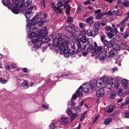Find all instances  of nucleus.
<instances>
[{
    "instance_id": "1",
    "label": "nucleus",
    "mask_w": 129,
    "mask_h": 129,
    "mask_svg": "<svg viewBox=\"0 0 129 129\" xmlns=\"http://www.w3.org/2000/svg\"><path fill=\"white\" fill-rule=\"evenodd\" d=\"M46 27H44L42 28L39 32V35L38 37H36L33 40L35 42L34 45L33 46L32 50L35 51L41 46L42 43V41L41 38L45 37L48 36V33L47 31Z\"/></svg>"
},
{
    "instance_id": "2",
    "label": "nucleus",
    "mask_w": 129,
    "mask_h": 129,
    "mask_svg": "<svg viewBox=\"0 0 129 129\" xmlns=\"http://www.w3.org/2000/svg\"><path fill=\"white\" fill-rule=\"evenodd\" d=\"M41 20V18H39V15H36L33 19L30 20H27L26 21L28 22V24L26 25V31H29L31 30L32 25H36Z\"/></svg>"
},
{
    "instance_id": "3",
    "label": "nucleus",
    "mask_w": 129,
    "mask_h": 129,
    "mask_svg": "<svg viewBox=\"0 0 129 129\" xmlns=\"http://www.w3.org/2000/svg\"><path fill=\"white\" fill-rule=\"evenodd\" d=\"M107 77L105 76L102 79H98L97 81L95 80H93L92 81H91L90 83L91 85L93 86H95L96 85L97 87L99 88H101L103 87L105 84V81L107 80Z\"/></svg>"
},
{
    "instance_id": "4",
    "label": "nucleus",
    "mask_w": 129,
    "mask_h": 129,
    "mask_svg": "<svg viewBox=\"0 0 129 129\" xmlns=\"http://www.w3.org/2000/svg\"><path fill=\"white\" fill-rule=\"evenodd\" d=\"M24 3V0H22L19 8L18 7V4H16L13 8L11 10L12 12L15 14H18L19 13V11L20 10V11L22 10H23V7H25L26 4H25Z\"/></svg>"
},
{
    "instance_id": "5",
    "label": "nucleus",
    "mask_w": 129,
    "mask_h": 129,
    "mask_svg": "<svg viewBox=\"0 0 129 129\" xmlns=\"http://www.w3.org/2000/svg\"><path fill=\"white\" fill-rule=\"evenodd\" d=\"M82 87L81 86L78 89L80 92L79 96H82V91L84 92H87L89 91L90 89V86L88 83L85 84L83 85Z\"/></svg>"
},
{
    "instance_id": "6",
    "label": "nucleus",
    "mask_w": 129,
    "mask_h": 129,
    "mask_svg": "<svg viewBox=\"0 0 129 129\" xmlns=\"http://www.w3.org/2000/svg\"><path fill=\"white\" fill-rule=\"evenodd\" d=\"M62 41H61L62 43L61 44L60 47L58 48L59 50H61L60 53L61 54H64L65 52L67 51V49L68 48V45L66 42L62 43Z\"/></svg>"
},
{
    "instance_id": "7",
    "label": "nucleus",
    "mask_w": 129,
    "mask_h": 129,
    "mask_svg": "<svg viewBox=\"0 0 129 129\" xmlns=\"http://www.w3.org/2000/svg\"><path fill=\"white\" fill-rule=\"evenodd\" d=\"M62 41V43L63 45V43L65 42H66V41H65L64 42L63 40H62V38H59L58 39L57 38H55L54 39L53 41L52 44L54 46V47H57V48H59V47H60V46L59 45V43L60 42L61 43V44L62 43L61 41Z\"/></svg>"
},
{
    "instance_id": "8",
    "label": "nucleus",
    "mask_w": 129,
    "mask_h": 129,
    "mask_svg": "<svg viewBox=\"0 0 129 129\" xmlns=\"http://www.w3.org/2000/svg\"><path fill=\"white\" fill-rule=\"evenodd\" d=\"M107 79V80L105 81V84H104V86H103V87L106 88L111 89L112 87L113 83L109 79H108V77Z\"/></svg>"
},
{
    "instance_id": "9",
    "label": "nucleus",
    "mask_w": 129,
    "mask_h": 129,
    "mask_svg": "<svg viewBox=\"0 0 129 129\" xmlns=\"http://www.w3.org/2000/svg\"><path fill=\"white\" fill-rule=\"evenodd\" d=\"M34 7L31 6L28 9V11H27L25 14V16L27 19L29 18L33 15V13L31 11Z\"/></svg>"
},
{
    "instance_id": "10",
    "label": "nucleus",
    "mask_w": 129,
    "mask_h": 129,
    "mask_svg": "<svg viewBox=\"0 0 129 129\" xmlns=\"http://www.w3.org/2000/svg\"><path fill=\"white\" fill-rule=\"evenodd\" d=\"M105 91L102 88L96 92V95L98 97H102L104 95Z\"/></svg>"
},
{
    "instance_id": "11",
    "label": "nucleus",
    "mask_w": 129,
    "mask_h": 129,
    "mask_svg": "<svg viewBox=\"0 0 129 129\" xmlns=\"http://www.w3.org/2000/svg\"><path fill=\"white\" fill-rule=\"evenodd\" d=\"M107 52L105 51H103L101 52L100 54L99 57L100 59L102 60L106 57V56Z\"/></svg>"
},
{
    "instance_id": "12",
    "label": "nucleus",
    "mask_w": 129,
    "mask_h": 129,
    "mask_svg": "<svg viewBox=\"0 0 129 129\" xmlns=\"http://www.w3.org/2000/svg\"><path fill=\"white\" fill-rule=\"evenodd\" d=\"M93 45L91 44H89L88 42V43L85 44L83 49L86 50L87 51H88L90 49H93Z\"/></svg>"
},
{
    "instance_id": "13",
    "label": "nucleus",
    "mask_w": 129,
    "mask_h": 129,
    "mask_svg": "<svg viewBox=\"0 0 129 129\" xmlns=\"http://www.w3.org/2000/svg\"><path fill=\"white\" fill-rule=\"evenodd\" d=\"M100 23L98 22H96L94 24L93 29L95 32H97L99 28Z\"/></svg>"
},
{
    "instance_id": "14",
    "label": "nucleus",
    "mask_w": 129,
    "mask_h": 129,
    "mask_svg": "<svg viewBox=\"0 0 129 129\" xmlns=\"http://www.w3.org/2000/svg\"><path fill=\"white\" fill-rule=\"evenodd\" d=\"M115 108L112 105H110L107 106L105 109V111L108 113H110L112 112Z\"/></svg>"
},
{
    "instance_id": "15",
    "label": "nucleus",
    "mask_w": 129,
    "mask_h": 129,
    "mask_svg": "<svg viewBox=\"0 0 129 129\" xmlns=\"http://www.w3.org/2000/svg\"><path fill=\"white\" fill-rule=\"evenodd\" d=\"M76 44L78 48V49L77 50L76 53H78L82 51V45L81 43L79 41L76 42Z\"/></svg>"
},
{
    "instance_id": "16",
    "label": "nucleus",
    "mask_w": 129,
    "mask_h": 129,
    "mask_svg": "<svg viewBox=\"0 0 129 129\" xmlns=\"http://www.w3.org/2000/svg\"><path fill=\"white\" fill-rule=\"evenodd\" d=\"M39 35V33H35V32H33L32 33H30L28 34V37L30 38H35L36 37H38Z\"/></svg>"
},
{
    "instance_id": "17",
    "label": "nucleus",
    "mask_w": 129,
    "mask_h": 129,
    "mask_svg": "<svg viewBox=\"0 0 129 129\" xmlns=\"http://www.w3.org/2000/svg\"><path fill=\"white\" fill-rule=\"evenodd\" d=\"M115 39L113 38L109 41L108 43V46L109 47H111L114 46L115 44Z\"/></svg>"
},
{
    "instance_id": "18",
    "label": "nucleus",
    "mask_w": 129,
    "mask_h": 129,
    "mask_svg": "<svg viewBox=\"0 0 129 129\" xmlns=\"http://www.w3.org/2000/svg\"><path fill=\"white\" fill-rule=\"evenodd\" d=\"M2 3L5 6H6L7 5H8L10 6H11V7H12L13 5V3H10L9 0H3Z\"/></svg>"
},
{
    "instance_id": "19",
    "label": "nucleus",
    "mask_w": 129,
    "mask_h": 129,
    "mask_svg": "<svg viewBox=\"0 0 129 129\" xmlns=\"http://www.w3.org/2000/svg\"><path fill=\"white\" fill-rule=\"evenodd\" d=\"M120 49H124L126 47L125 44L123 42L121 41H119L118 43Z\"/></svg>"
},
{
    "instance_id": "20",
    "label": "nucleus",
    "mask_w": 129,
    "mask_h": 129,
    "mask_svg": "<svg viewBox=\"0 0 129 129\" xmlns=\"http://www.w3.org/2000/svg\"><path fill=\"white\" fill-rule=\"evenodd\" d=\"M128 82L126 80H122V84L123 87L125 89H127L128 87Z\"/></svg>"
},
{
    "instance_id": "21",
    "label": "nucleus",
    "mask_w": 129,
    "mask_h": 129,
    "mask_svg": "<svg viewBox=\"0 0 129 129\" xmlns=\"http://www.w3.org/2000/svg\"><path fill=\"white\" fill-rule=\"evenodd\" d=\"M117 53V51L116 50H113L110 51L109 53V54L110 57H113L116 55Z\"/></svg>"
},
{
    "instance_id": "22",
    "label": "nucleus",
    "mask_w": 129,
    "mask_h": 129,
    "mask_svg": "<svg viewBox=\"0 0 129 129\" xmlns=\"http://www.w3.org/2000/svg\"><path fill=\"white\" fill-rule=\"evenodd\" d=\"M79 92H80L77 89L75 93L72 96V99L71 100H73L74 99H76L77 98L78 95V96H79V94L80 93Z\"/></svg>"
},
{
    "instance_id": "23",
    "label": "nucleus",
    "mask_w": 129,
    "mask_h": 129,
    "mask_svg": "<svg viewBox=\"0 0 129 129\" xmlns=\"http://www.w3.org/2000/svg\"><path fill=\"white\" fill-rule=\"evenodd\" d=\"M76 103L73 102L72 100H71L69 102L68 104V107L69 108H71L72 107L75 106Z\"/></svg>"
},
{
    "instance_id": "24",
    "label": "nucleus",
    "mask_w": 129,
    "mask_h": 129,
    "mask_svg": "<svg viewBox=\"0 0 129 129\" xmlns=\"http://www.w3.org/2000/svg\"><path fill=\"white\" fill-rule=\"evenodd\" d=\"M69 55L71 57H75V51L73 50H69Z\"/></svg>"
},
{
    "instance_id": "25",
    "label": "nucleus",
    "mask_w": 129,
    "mask_h": 129,
    "mask_svg": "<svg viewBox=\"0 0 129 129\" xmlns=\"http://www.w3.org/2000/svg\"><path fill=\"white\" fill-rule=\"evenodd\" d=\"M103 47L100 46L97 47V49L95 48L94 49V52L96 54L99 53L103 49Z\"/></svg>"
},
{
    "instance_id": "26",
    "label": "nucleus",
    "mask_w": 129,
    "mask_h": 129,
    "mask_svg": "<svg viewBox=\"0 0 129 129\" xmlns=\"http://www.w3.org/2000/svg\"><path fill=\"white\" fill-rule=\"evenodd\" d=\"M53 8L54 11H56V13L57 14L60 13L61 12V9L58 7H56L55 6H53Z\"/></svg>"
},
{
    "instance_id": "27",
    "label": "nucleus",
    "mask_w": 129,
    "mask_h": 129,
    "mask_svg": "<svg viewBox=\"0 0 129 129\" xmlns=\"http://www.w3.org/2000/svg\"><path fill=\"white\" fill-rule=\"evenodd\" d=\"M123 89H119L117 92V93L118 95L121 96L123 95L124 93V92L123 91Z\"/></svg>"
},
{
    "instance_id": "28",
    "label": "nucleus",
    "mask_w": 129,
    "mask_h": 129,
    "mask_svg": "<svg viewBox=\"0 0 129 129\" xmlns=\"http://www.w3.org/2000/svg\"><path fill=\"white\" fill-rule=\"evenodd\" d=\"M129 16H128L126 18L123 19L120 22L119 24V25H121L123 24L125 22L127 21L129 19Z\"/></svg>"
},
{
    "instance_id": "29",
    "label": "nucleus",
    "mask_w": 129,
    "mask_h": 129,
    "mask_svg": "<svg viewBox=\"0 0 129 129\" xmlns=\"http://www.w3.org/2000/svg\"><path fill=\"white\" fill-rule=\"evenodd\" d=\"M129 16H128L126 18L123 19L120 22L119 24V25H121L123 24L125 22L127 21L129 19Z\"/></svg>"
},
{
    "instance_id": "30",
    "label": "nucleus",
    "mask_w": 129,
    "mask_h": 129,
    "mask_svg": "<svg viewBox=\"0 0 129 129\" xmlns=\"http://www.w3.org/2000/svg\"><path fill=\"white\" fill-rule=\"evenodd\" d=\"M129 16H128L126 18L123 19L120 22L119 24V25H121L123 24L125 22L127 21L129 19Z\"/></svg>"
},
{
    "instance_id": "31",
    "label": "nucleus",
    "mask_w": 129,
    "mask_h": 129,
    "mask_svg": "<svg viewBox=\"0 0 129 129\" xmlns=\"http://www.w3.org/2000/svg\"><path fill=\"white\" fill-rule=\"evenodd\" d=\"M93 31H91L90 30L88 29L87 30L86 33L88 36H92L93 35Z\"/></svg>"
},
{
    "instance_id": "32",
    "label": "nucleus",
    "mask_w": 129,
    "mask_h": 129,
    "mask_svg": "<svg viewBox=\"0 0 129 129\" xmlns=\"http://www.w3.org/2000/svg\"><path fill=\"white\" fill-rule=\"evenodd\" d=\"M111 121V118H109L105 120L104 123L105 125H107L109 124Z\"/></svg>"
},
{
    "instance_id": "33",
    "label": "nucleus",
    "mask_w": 129,
    "mask_h": 129,
    "mask_svg": "<svg viewBox=\"0 0 129 129\" xmlns=\"http://www.w3.org/2000/svg\"><path fill=\"white\" fill-rule=\"evenodd\" d=\"M78 115L77 113H75L73 114L71 116V120L72 121Z\"/></svg>"
},
{
    "instance_id": "34",
    "label": "nucleus",
    "mask_w": 129,
    "mask_h": 129,
    "mask_svg": "<svg viewBox=\"0 0 129 129\" xmlns=\"http://www.w3.org/2000/svg\"><path fill=\"white\" fill-rule=\"evenodd\" d=\"M32 0H27L26 3V5L25 6V7H27L30 6L32 3Z\"/></svg>"
},
{
    "instance_id": "35",
    "label": "nucleus",
    "mask_w": 129,
    "mask_h": 129,
    "mask_svg": "<svg viewBox=\"0 0 129 129\" xmlns=\"http://www.w3.org/2000/svg\"><path fill=\"white\" fill-rule=\"evenodd\" d=\"M104 13H100L98 14L96 16V19L98 20L100 19L104 15Z\"/></svg>"
},
{
    "instance_id": "36",
    "label": "nucleus",
    "mask_w": 129,
    "mask_h": 129,
    "mask_svg": "<svg viewBox=\"0 0 129 129\" xmlns=\"http://www.w3.org/2000/svg\"><path fill=\"white\" fill-rule=\"evenodd\" d=\"M122 4L124 6L127 7L129 6V2L128 1H124L122 2Z\"/></svg>"
},
{
    "instance_id": "37",
    "label": "nucleus",
    "mask_w": 129,
    "mask_h": 129,
    "mask_svg": "<svg viewBox=\"0 0 129 129\" xmlns=\"http://www.w3.org/2000/svg\"><path fill=\"white\" fill-rule=\"evenodd\" d=\"M80 41L83 43H86L87 42V40L86 37H81L80 40Z\"/></svg>"
},
{
    "instance_id": "38",
    "label": "nucleus",
    "mask_w": 129,
    "mask_h": 129,
    "mask_svg": "<svg viewBox=\"0 0 129 129\" xmlns=\"http://www.w3.org/2000/svg\"><path fill=\"white\" fill-rule=\"evenodd\" d=\"M23 85L24 88L25 89L28 88V83L26 81H24L23 82Z\"/></svg>"
},
{
    "instance_id": "39",
    "label": "nucleus",
    "mask_w": 129,
    "mask_h": 129,
    "mask_svg": "<svg viewBox=\"0 0 129 129\" xmlns=\"http://www.w3.org/2000/svg\"><path fill=\"white\" fill-rule=\"evenodd\" d=\"M104 14L106 15H112L113 16L114 15V14L113 13V12L111 11H110L109 10L107 12H105L104 13Z\"/></svg>"
},
{
    "instance_id": "40",
    "label": "nucleus",
    "mask_w": 129,
    "mask_h": 129,
    "mask_svg": "<svg viewBox=\"0 0 129 129\" xmlns=\"http://www.w3.org/2000/svg\"><path fill=\"white\" fill-rule=\"evenodd\" d=\"M93 19V17L92 16H90L87 18L85 20L86 23L90 22Z\"/></svg>"
},
{
    "instance_id": "41",
    "label": "nucleus",
    "mask_w": 129,
    "mask_h": 129,
    "mask_svg": "<svg viewBox=\"0 0 129 129\" xmlns=\"http://www.w3.org/2000/svg\"><path fill=\"white\" fill-rule=\"evenodd\" d=\"M114 46L113 48L114 50H116V51L117 50H119L120 49V47H119V45L118 44H117V45H114Z\"/></svg>"
},
{
    "instance_id": "42",
    "label": "nucleus",
    "mask_w": 129,
    "mask_h": 129,
    "mask_svg": "<svg viewBox=\"0 0 129 129\" xmlns=\"http://www.w3.org/2000/svg\"><path fill=\"white\" fill-rule=\"evenodd\" d=\"M68 29H71L70 31L72 33H74L76 32V30L73 27L71 26H70L68 27Z\"/></svg>"
},
{
    "instance_id": "43",
    "label": "nucleus",
    "mask_w": 129,
    "mask_h": 129,
    "mask_svg": "<svg viewBox=\"0 0 129 129\" xmlns=\"http://www.w3.org/2000/svg\"><path fill=\"white\" fill-rule=\"evenodd\" d=\"M73 19L71 17H70L68 18V19L67 21V22L70 24H72L73 22Z\"/></svg>"
},
{
    "instance_id": "44",
    "label": "nucleus",
    "mask_w": 129,
    "mask_h": 129,
    "mask_svg": "<svg viewBox=\"0 0 129 129\" xmlns=\"http://www.w3.org/2000/svg\"><path fill=\"white\" fill-rule=\"evenodd\" d=\"M116 93L115 92H113L111 93L110 96V97L111 99H114L116 97Z\"/></svg>"
},
{
    "instance_id": "45",
    "label": "nucleus",
    "mask_w": 129,
    "mask_h": 129,
    "mask_svg": "<svg viewBox=\"0 0 129 129\" xmlns=\"http://www.w3.org/2000/svg\"><path fill=\"white\" fill-rule=\"evenodd\" d=\"M106 38V36L105 35H103L101 37V39L102 42H104V41H105V39Z\"/></svg>"
},
{
    "instance_id": "46",
    "label": "nucleus",
    "mask_w": 129,
    "mask_h": 129,
    "mask_svg": "<svg viewBox=\"0 0 129 129\" xmlns=\"http://www.w3.org/2000/svg\"><path fill=\"white\" fill-rule=\"evenodd\" d=\"M7 82V81L4 79H2L1 78H0V82L2 84H5Z\"/></svg>"
},
{
    "instance_id": "47",
    "label": "nucleus",
    "mask_w": 129,
    "mask_h": 129,
    "mask_svg": "<svg viewBox=\"0 0 129 129\" xmlns=\"http://www.w3.org/2000/svg\"><path fill=\"white\" fill-rule=\"evenodd\" d=\"M125 34L123 36V37L124 39H126L129 36L128 33L127 31L124 32Z\"/></svg>"
},
{
    "instance_id": "48",
    "label": "nucleus",
    "mask_w": 129,
    "mask_h": 129,
    "mask_svg": "<svg viewBox=\"0 0 129 129\" xmlns=\"http://www.w3.org/2000/svg\"><path fill=\"white\" fill-rule=\"evenodd\" d=\"M115 114H112L109 116V118H111V120L112 119H115Z\"/></svg>"
},
{
    "instance_id": "49",
    "label": "nucleus",
    "mask_w": 129,
    "mask_h": 129,
    "mask_svg": "<svg viewBox=\"0 0 129 129\" xmlns=\"http://www.w3.org/2000/svg\"><path fill=\"white\" fill-rule=\"evenodd\" d=\"M69 50H67V51L65 52L64 54V56L66 57H68L69 56Z\"/></svg>"
},
{
    "instance_id": "50",
    "label": "nucleus",
    "mask_w": 129,
    "mask_h": 129,
    "mask_svg": "<svg viewBox=\"0 0 129 129\" xmlns=\"http://www.w3.org/2000/svg\"><path fill=\"white\" fill-rule=\"evenodd\" d=\"M79 25L80 27L82 28L85 26V25L83 23H79Z\"/></svg>"
},
{
    "instance_id": "51",
    "label": "nucleus",
    "mask_w": 129,
    "mask_h": 129,
    "mask_svg": "<svg viewBox=\"0 0 129 129\" xmlns=\"http://www.w3.org/2000/svg\"><path fill=\"white\" fill-rule=\"evenodd\" d=\"M56 127L54 125L53 123L52 122L51 123L50 125V128L51 129H55L56 128Z\"/></svg>"
},
{
    "instance_id": "52",
    "label": "nucleus",
    "mask_w": 129,
    "mask_h": 129,
    "mask_svg": "<svg viewBox=\"0 0 129 129\" xmlns=\"http://www.w3.org/2000/svg\"><path fill=\"white\" fill-rule=\"evenodd\" d=\"M70 0H68L66 1L65 2L64 4V8H66V7H69V6L67 5L68 3L70 1Z\"/></svg>"
},
{
    "instance_id": "53",
    "label": "nucleus",
    "mask_w": 129,
    "mask_h": 129,
    "mask_svg": "<svg viewBox=\"0 0 129 129\" xmlns=\"http://www.w3.org/2000/svg\"><path fill=\"white\" fill-rule=\"evenodd\" d=\"M32 30H35V31H33V32H35V33H36L38 30V27H34L33 28Z\"/></svg>"
},
{
    "instance_id": "54",
    "label": "nucleus",
    "mask_w": 129,
    "mask_h": 129,
    "mask_svg": "<svg viewBox=\"0 0 129 129\" xmlns=\"http://www.w3.org/2000/svg\"><path fill=\"white\" fill-rule=\"evenodd\" d=\"M47 0H42V5L43 6L44 8H45V3Z\"/></svg>"
},
{
    "instance_id": "55",
    "label": "nucleus",
    "mask_w": 129,
    "mask_h": 129,
    "mask_svg": "<svg viewBox=\"0 0 129 129\" xmlns=\"http://www.w3.org/2000/svg\"><path fill=\"white\" fill-rule=\"evenodd\" d=\"M113 36V35L110 33L108 34V36L109 38H111Z\"/></svg>"
},
{
    "instance_id": "56",
    "label": "nucleus",
    "mask_w": 129,
    "mask_h": 129,
    "mask_svg": "<svg viewBox=\"0 0 129 129\" xmlns=\"http://www.w3.org/2000/svg\"><path fill=\"white\" fill-rule=\"evenodd\" d=\"M71 47L72 48L75 49V43L74 42H71Z\"/></svg>"
},
{
    "instance_id": "57",
    "label": "nucleus",
    "mask_w": 129,
    "mask_h": 129,
    "mask_svg": "<svg viewBox=\"0 0 129 129\" xmlns=\"http://www.w3.org/2000/svg\"><path fill=\"white\" fill-rule=\"evenodd\" d=\"M66 112L67 113V114L70 115L72 113V111L69 109L68 110H67L66 111Z\"/></svg>"
},
{
    "instance_id": "58",
    "label": "nucleus",
    "mask_w": 129,
    "mask_h": 129,
    "mask_svg": "<svg viewBox=\"0 0 129 129\" xmlns=\"http://www.w3.org/2000/svg\"><path fill=\"white\" fill-rule=\"evenodd\" d=\"M49 20L48 19H46L44 21H42V23H43L44 24H45V23H47L49 22Z\"/></svg>"
},
{
    "instance_id": "59",
    "label": "nucleus",
    "mask_w": 129,
    "mask_h": 129,
    "mask_svg": "<svg viewBox=\"0 0 129 129\" xmlns=\"http://www.w3.org/2000/svg\"><path fill=\"white\" fill-rule=\"evenodd\" d=\"M68 8H66V12L67 14H69L70 12V7H68Z\"/></svg>"
},
{
    "instance_id": "60",
    "label": "nucleus",
    "mask_w": 129,
    "mask_h": 129,
    "mask_svg": "<svg viewBox=\"0 0 129 129\" xmlns=\"http://www.w3.org/2000/svg\"><path fill=\"white\" fill-rule=\"evenodd\" d=\"M58 7H62L63 6V4L61 2H59L57 4Z\"/></svg>"
},
{
    "instance_id": "61",
    "label": "nucleus",
    "mask_w": 129,
    "mask_h": 129,
    "mask_svg": "<svg viewBox=\"0 0 129 129\" xmlns=\"http://www.w3.org/2000/svg\"><path fill=\"white\" fill-rule=\"evenodd\" d=\"M101 10L100 9H99L95 11L94 12V13L95 14H97L100 13L101 11Z\"/></svg>"
},
{
    "instance_id": "62",
    "label": "nucleus",
    "mask_w": 129,
    "mask_h": 129,
    "mask_svg": "<svg viewBox=\"0 0 129 129\" xmlns=\"http://www.w3.org/2000/svg\"><path fill=\"white\" fill-rule=\"evenodd\" d=\"M120 84L118 83H116L115 84V86L116 89H117L119 86L120 85Z\"/></svg>"
},
{
    "instance_id": "63",
    "label": "nucleus",
    "mask_w": 129,
    "mask_h": 129,
    "mask_svg": "<svg viewBox=\"0 0 129 129\" xmlns=\"http://www.w3.org/2000/svg\"><path fill=\"white\" fill-rule=\"evenodd\" d=\"M125 117L127 118H129V112L125 113Z\"/></svg>"
},
{
    "instance_id": "64",
    "label": "nucleus",
    "mask_w": 129,
    "mask_h": 129,
    "mask_svg": "<svg viewBox=\"0 0 129 129\" xmlns=\"http://www.w3.org/2000/svg\"><path fill=\"white\" fill-rule=\"evenodd\" d=\"M74 110L76 111H79V107H76L74 108Z\"/></svg>"
}]
</instances>
